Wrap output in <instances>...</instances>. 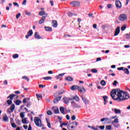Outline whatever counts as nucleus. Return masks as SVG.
<instances>
[{"label":"nucleus","instance_id":"obj_1","mask_svg":"<svg viewBox=\"0 0 130 130\" xmlns=\"http://www.w3.org/2000/svg\"><path fill=\"white\" fill-rule=\"evenodd\" d=\"M126 91H123L119 89H115L112 90L110 95L114 100L120 102L129 99V95L127 94Z\"/></svg>","mask_w":130,"mask_h":130},{"label":"nucleus","instance_id":"obj_2","mask_svg":"<svg viewBox=\"0 0 130 130\" xmlns=\"http://www.w3.org/2000/svg\"><path fill=\"white\" fill-rule=\"evenodd\" d=\"M34 122L37 126H39V127H42V126H43V124H42V122H41V119L38 117H35L34 118Z\"/></svg>","mask_w":130,"mask_h":130},{"label":"nucleus","instance_id":"obj_3","mask_svg":"<svg viewBox=\"0 0 130 130\" xmlns=\"http://www.w3.org/2000/svg\"><path fill=\"white\" fill-rule=\"evenodd\" d=\"M15 97H17V95L14 94H11L7 98V99H9V98H10V100H7V101L8 105H11V104L13 103V102H12V100H13V99H14V98Z\"/></svg>","mask_w":130,"mask_h":130},{"label":"nucleus","instance_id":"obj_4","mask_svg":"<svg viewBox=\"0 0 130 130\" xmlns=\"http://www.w3.org/2000/svg\"><path fill=\"white\" fill-rule=\"evenodd\" d=\"M16 106H15L14 104H12L10 108L7 109V113H12V112H14V110H15Z\"/></svg>","mask_w":130,"mask_h":130},{"label":"nucleus","instance_id":"obj_5","mask_svg":"<svg viewBox=\"0 0 130 130\" xmlns=\"http://www.w3.org/2000/svg\"><path fill=\"white\" fill-rule=\"evenodd\" d=\"M81 98L82 99V101L85 105H88L90 104V101L86 98V96L82 95Z\"/></svg>","mask_w":130,"mask_h":130},{"label":"nucleus","instance_id":"obj_6","mask_svg":"<svg viewBox=\"0 0 130 130\" xmlns=\"http://www.w3.org/2000/svg\"><path fill=\"white\" fill-rule=\"evenodd\" d=\"M126 19V15L125 14H121L119 17V21H125Z\"/></svg>","mask_w":130,"mask_h":130},{"label":"nucleus","instance_id":"obj_7","mask_svg":"<svg viewBox=\"0 0 130 130\" xmlns=\"http://www.w3.org/2000/svg\"><path fill=\"white\" fill-rule=\"evenodd\" d=\"M115 5H116V7L117 9H121V2L119 1H117L115 2Z\"/></svg>","mask_w":130,"mask_h":130},{"label":"nucleus","instance_id":"obj_8","mask_svg":"<svg viewBox=\"0 0 130 130\" xmlns=\"http://www.w3.org/2000/svg\"><path fill=\"white\" fill-rule=\"evenodd\" d=\"M112 111H114V112L116 114H121V111L118 109H116V108H112Z\"/></svg>","mask_w":130,"mask_h":130},{"label":"nucleus","instance_id":"obj_9","mask_svg":"<svg viewBox=\"0 0 130 130\" xmlns=\"http://www.w3.org/2000/svg\"><path fill=\"white\" fill-rule=\"evenodd\" d=\"M71 98H63V101L64 102V103H65V104H69V102H70V101H71Z\"/></svg>","mask_w":130,"mask_h":130},{"label":"nucleus","instance_id":"obj_10","mask_svg":"<svg viewBox=\"0 0 130 130\" xmlns=\"http://www.w3.org/2000/svg\"><path fill=\"white\" fill-rule=\"evenodd\" d=\"M71 6H72V7H79V6H80V3L78 2H73L71 3Z\"/></svg>","mask_w":130,"mask_h":130},{"label":"nucleus","instance_id":"obj_11","mask_svg":"<svg viewBox=\"0 0 130 130\" xmlns=\"http://www.w3.org/2000/svg\"><path fill=\"white\" fill-rule=\"evenodd\" d=\"M71 89L73 91H75L76 90H78V91H79V89H80V86H79L78 85H73V86H72Z\"/></svg>","mask_w":130,"mask_h":130},{"label":"nucleus","instance_id":"obj_12","mask_svg":"<svg viewBox=\"0 0 130 130\" xmlns=\"http://www.w3.org/2000/svg\"><path fill=\"white\" fill-rule=\"evenodd\" d=\"M120 32V28L119 27H117L115 29L114 36H117L118 34Z\"/></svg>","mask_w":130,"mask_h":130},{"label":"nucleus","instance_id":"obj_13","mask_svg":"<svg viewBox=\"0 0 130 130\" xmlns=\"http://www.w3.org/2000/svg\"><path fill=\"white\" fill-rule=\"evenodd\" d=\"M79 91L80 92V93H85V92H86V89H85L83 86H79Z\"/></svg>","mask_w":130,"mask_h":130},{"label":"nucleus","instance_id":"obj_14","mask_svg":"<svg viewBox=\"0 0 130 130\" xmlns=\"http://www.w3.org/2000/svg\"><path fill=\"white\" fill-rule=\"evenodd\" d=\"M28 118H24L22 119L21 122L24 124H28L29 123V121L27 120Z\"/></svg>","mask_w":130,"mask_h":130},{"label":"nucleus","instance_id":"obj_15","mask_svg":"<svg viewBox=\"0 0 130 130\" xmlns=\"http://www.w3.org/2000/svg\"><path fill=\"white\" fill-rule=\"evenodd\" d=\"M61 99V96H59L56 98L54 100L53 103L56 104V103H58V102Z\"/></svg>","mask_w":130,"mask_h":130},{"label":"nucleus","instance_id":"obj_16","mask_svg":"<svg viewBox=\"0 0 130 130\" xmlns=\"http://www.w3.org/2000/svg\"><path fill=\"white\" fill-rule=\"evenodd\" d=\"M52 27H54L55 28H56L57 27V22L56 21V20L52 21Z\"/></svg>","mask_w":130,"mask_h":130},{"label":"nucleus","instance_id":"obj_17","mask_svg":"<svg viewBox=\"0 0 130 130\" xmlns=\"http://www.w3.org/2000/svg\"><path fill=\"white\" fill-rule=\"evenodd\" d=\"M35 37L36 39H41V37L39 35V33L36 32L35 34Z\"/></svg>","mask_w":130,"mask_h":130},{"label":"nucleus","instance_id":"obj_18","mask_svg":"<svg viewBox=\"0 0 130 130\" xmlns=\"http://www.w3.org/2000/svg\"><path fill=\"white\" fill-rule=\"evenodd\" d=\"M53 108H54V112L55 114H58V113H59V110H58V108L53 107Z\"/></svg>","mask_w":130,"mask_h":130},{"label":"nucleus","instance_id":"obj_19","mask_svg":"<svg viewBox=\"0 0 130 130\" xmlns=\"http://www.w3.org/2000/svg\"><path fill=\"white\" fill-rule=\"evenodd\" d=\"M46 121L47 123V126L49 128H51V124H50V122H49V120H48V118H46Z\"/></svg>","mask_w":130,"mask_h":130},{"label":"nucleus","instance_id":"obj_20","mask_svg":"<svg viewBox=\"0 0 130 130\" xmlns=\"http://www.w3.org/2000/svg\"><path fill=\"white\" fill-rule=\"evenodd\" d=\"M64 92H66V91H64V90H61V91H60L58 93H56L54 94V96L55 97H57V95H60L61 94H63V93H64Z\"/></svg>","mask_w":130,"mask_h":130},{"label":"nucleus","instance_id":"obj_21","mask_svg":"<svg viewBox=\"0 0 130 130\" xmlns=\"http://www.w3.org/2000/svg\"><path fill=\"white\" fill-rule=\"evenodd\" d=\"M71 100L73 101V100H76V101H79V100H80V99L79 98V97L77 95H75V96L73 97V98H71Z\"/></svg>","mask_w":130,"mask_h":130},{"label":"nucleus","instance_id":"obj_22","mask_svg":"<svg viewBox=\"0 0 130 130\" xmlns=\"http://www.w3.org/2000/svg\"><path fill=\"white\" fill-rule=\"evenodd\" d=\"M45 21V16H43L42 19L39 21V24H42Z\"/></svg>","mask_w":130,"mask_h":130},{"label":"nucleus","instance_id":"obj_23","mask_svg":"<svg viewBox=\"0 0 130 130\" xmlns=\"http://www.w3.org/2000/svg\"><path fill=\"white\" fill-rule=\"evenodd\" d=\"M66 80L67 81H68V82H72V81H73V77H72L71 76H68L66 78Z\"/></svg>","mask_w":130,"mask_h":130},{"label":"nucleus","instance_id":"obj_24","mask_svg":"<svg viewBox=\"0 0 130 130\" xmlns=\"http://www.w3.org/2000/svg\"><path fill=\"white\" fill-rule=\"evenodd\" d=\"M29 101H30V98H24L23 100V103H26V102H29Z\"/></svg>","mask_w":130,"mask_h":130},{"label":"nucleus","instance_id":"obj_25","mask_svg":"<svg viewBox=\"0 0 130 130\" xmlns=\"http://www.w3.org/2000/svg\"><path fill=\"white\" fill-rule=\"evenodd\" d=\"M68 129L69 130H75L76 129V126H70V125H68Z\"/></svg>","mask_w":130,"mask_h":130},{"label":"nucleus","instance_id":"obj_26","mask_svg":"<svg viewBox=\"0 0 130 130\" xmlns=\"http://www.w3.org/2000/svg\"><path fill=\"white\" fill-rule=\"evenodd\" d=\"M103 99H104V105H106V103H107V102H107V96H104L103 97Z\"/></svg>","mask_w":130,"mask_h":130},{"label":"nucleus","instance_id":"obj_27","mask_svg":"<svg viewBox=\"0 0 130 130\" xmlns=\"http://www.w3.org/2000/svg\"><path fill=\"white\" fill-rule=\"evenodd\" d=\"M109 120V118L107 117H105L101 119V121L103 122V121H108Z\"/></svg>","mask_w":130,"mask_h":130},{"label":"nucleus","instance_id":"obj_28","mask_svg":"<svg viewBox=\"0 0 130 130\" xmlns=\"http://www.w3.org/2000/svg\"><path fill=\"white\" fill-rule=\"evenodd\" d=\"M123 72H124V73H125V74H126V75H128L129 74V71H128L127 68H124Z\"/></svg>","mask_w":130,"mask_h":130},{"label":"nucleus","instance_id":"obj_29","mask_svg":"<svg viewBox=\"0 0 130 130\" xmlns=\"http://www.w3.org/2000/svg\"><path fill=\"white\" fill-rule=\"evenodd\" d=\"M60 111L62 114H64V108L62 107H60Z\"/></svg>","mask_w":130,"mask_h":130},{"label":"nucleus","instance_id":"obj_30","mask_svg":"<svg viewBox=\"0 0 130 130\" xmlns=\"http://www.w3.org/2000/svg\"><path fill=\"white\" fill-rule=\"evenodd\" d=\"M14 103H15L16 105H20V104L22 103V101L20 100H17L15 102H14Z\"/></svg>","mask_w":130,"mask_h":130},{"label":"nucleus","instance_id":"obj_31","mask_svg":"<svg viewBox=\"0 0 130 130\" xmlns=\"http://www.w3.org/2000/svg\"><path fill=\"white\" fill-rule=\"evenodd\" d=\"M3 120L4 121L7 122V121H9V117H8V116H5L3 117Z\"/></svg>","mask_w":130,"mask_h":130},{"label":"nucleus","instance_id":"obj_32","mask_svg":"<svg viewBox=\"0 0 130 130\" xmlns=\"http://www.w3.org/2000/svg\"><path fill=\"white\" fill-rule=\"evenodd\" d=\"M43 80H46V81H48V80H51V79H52V78L51 77H43Z\"/></svg>","mask_w":130,"mask_h":130},{"label":"nucleus","instance_id":"obj_33","mask_svg":"<svg viewBox=\"0 0 130 130\" xmlns=\"http://www.w3.org/2000/svg\"><path fill=\"white\" fill-rule=\"evenodd\" d=\"M45 29L46 31H52V28H51L50 27H45Z\"/></svg>","mask_w":130,"mask_h":130},{"label":"nucleus","instance_id":"obj_34","mask_svg":"<svg viewBox=\"0 0 130 130\" xmlns=\"http://www.w3.org/2000/svg\"><path fill=\"white\" fill-rule=\"evenodd\" d=\"M27 35H28V36H32V35H33V30H30L27 32Z\"/></svg>","mask_w":130,"mask_h":130},{"label":"nucleus","instance_id":"obj_35","mask_svg":"<svg viewBox=\"0 0 130 130\" xmlns=\"http://www.w3.org/2000/svg\"><path fill=\"white\" fill-rule=\"evenodd\" d=\"M100 84L102 85V86H105V85H106V82H105L104 80H102Z\"/></svg>","mask_w":130,"mask_h":130},{"label":"nucleus","instance_id":"obj_36","mask_svg":"<svg viewBox=\"0 0 130 130\" xmlns=\"http://www.w3.org/2000/svg\"><path fill=\"white\" fill-rule=\"evenodd\" d=\"M20 117L21 118H24L25 117V113L22 112L20 113Z\"/></svg>","mask_w":130,"mask_h":130},{"label":"nucleus","instance_id":"obj_37","mask_svg":"<svg viewBox=\"0 0 130 130\" xmlns=\"http://www.w3.org/2000/svg\"><path fill=\"white\" fill-rule=\"evenodd\" d=\"M125 29H126V25H123V26H122L121 27V30L122 31H124V30H125Z\"/></svg>","mask_w":130,"mask_h":130},{"label":"nucleus","instance_id":"obj_38","mask_svg":"<svg viewBox=\"0 0 130 130\" xmlns=\"http://www.w3.org/2000/svg\"><path fill=\"white\" fill-rule=\"evenodd\" d=\"M106 129H108V130H111V125H107L106 126Z\"/></svg>","mask_w":130,"mask_h":130},{"label":"nucleus","instance_id":"obj_39","mask_svg":"<svg viewBox=\"0 0 130 130\" xmlns=\"http://www.w3.org/2000/svg\"><path fill=\"white\" fill-rule=\"evenodd\" d=\"M45 12L44 11H41L39 13V15H40V16H43V15H45Z\"/></svg>","mask_w":130,"mask_h":130},{"label":"nucleus","instance_id":"obj_40","mask_svg":"<svg viewBox=\"0 0 130 130\" xmlns=\"http://www.w3.org/2000/svg\"><path fill=\"white\" fill-rule=\"evenodd\" d=\"M25 14L26 15V16H31V12H29L27 11L25 12Z\"/></svg>","mask_w":130,"mask_h":130},{"label":"nucleus","instance_id":"obj_41","mask_svg":"<svg viewBox=\"0 0 130 130\" xmlns=\"http://www.w3.org/2000/svg\"><path fill=\"white\" fill-rule=\"evenodd\" d=\"M13 57V58H18L19 57V55L17 54H14Z\"/></svg>","mask_w":130,"mask_h":130},{"label":"nucleus","instance_id":"obj_42","mask_svg":"<svg viewBox=\"0 0 130 130\" xmlns=\"http://www.w3.org/2000/svg\"><path fill=\"white\" fill-rule=\"evenodd\" d=\"M22 79H24V80H26L27 82H29V78L27 76H23L22 77Z\"/></svg>","mask_w":130,"mask_h":130},{"label":"nucleus","instance_id":"obj_43","mask_svg":"<svg viewBox=\"0 0 130 130\" xmlns=\"http://www.w3.org/2000/svg\"><path fill=\"white\" fill-rule=\"evenodd\" d=\"M113 122H114L115 123H118V122H119V121H118V118H115Z\"/></svg>","mask_w":130,"mask_h":130},{"label":"nucleus","instance_id":"obj_44","mask_svg":"<svg viewBox=\"0 0 130 130\" xmlns=\"http://www.w3.org/2000/svg\"><path fill=\"white\" fill-rule=\"evenodd\" d=\"M91 72H92V73H96L97 72H98V71L95 69H93L91 70Z\"/></svg>","mask_w":130,"mask_h":130},{"label":"nucleus","instance_id":"obj_45","mask_svg":"<svg viewBox=\"0 0 130 130\" xmlns=\"http://www.w3.org/2000/svg\"><path fill=\"white\" fill-rule=\"evenodd\" d=\"M47 114L48 115H52V112H51V111H48Z\"/></svg>","mask_w":130,"mask_h":130},{"label":"nucleus","instance_id":"obj_46","mask_svg":"<svg viewBox=\"0 0 130 130\" xmlns=\"http://www.w3.org/2000/svg\"><path fill=\"white\" fill-rule=\"evenodd\" d=\"M117 84H118V82H117V81L115 80L113 83V86H116Z\"/></svg>","mask_w":130,"mask_h":130},{"label":"nucleus","instance_id":"obj_47","mask_svg":"<svg viewBox=\"0 0 130 130\" xmlns=\"http://www.w3.org/2000/svg\"><path fill=\"white\" fill-rule=\"evenodd\" d=\"M11 125H12V127H14V128L17 127V125L15 123H11Z\"/></svg>","mask_w":130,"mask_h":130},{"label":"nucleus","instance_id":"obj_48","mask_svg":"<svg viewBox=\"0 0 130 130\" xmlns=\"http://www.w3.org/2000/svg\"><path fill=\"white\" fill-rule=\"evenodd\" d=\"M16 122L19 125H20V124H21V121H20L19 119L16 120Z\"/></svg>","mask_w":130,"mask_h":130},{"label":"nucleus","instance_id":"obj_49","mask_svg":"<svg viewBox=\"0 0 130 130\" xmlns=\"http://www.w3.org/2000/svg\"><path fill=\"white\" fill-rule=\"evenodd\" d=\"M117 70L118 71H123H123L124 70V68L123 67L118 68Z\"/></svg>","mask_w":130,"mask_h":130},{"label":"nucleus","instance_id":"obj_50","mask_svg":"<svg viewBox=\"0 0 130 130\" xmlns=\"http://www.w3.org/2000/svg\"><path fill=\"white\" fill-rule=\"evenodd\" d=\"M37 98H42V95L40 94H36Z\"/></svg>","mask_w":130,"mask_h":130},{"label":"nucleus","instance_id":"obj_51","mask_svg":"<svg viewBox=\"0 0 130 130\" xmlns=\"http://www.w3.org/2000/svg\"><path fill=\"white\" fill-rule=\"evenodd\" d=\"M99 128H100V129L103 130L105 128V125L100 126Z\"/></svg>","mask_w":130,"mask_h":130},{"label":"nucleus","instance_id":"obj_52","mask_svg":"<svg viewBox=\"0 0 130 130\" xmlns=\"http://www.w3.org/2000/svg\"><path fill=\"white\" fill-rule=\"evenodd\" d=\"M13 5L15 6H17L18 8H19V4H18V3H17V2H14Z\"/></svg>","mask_w":130,"mask_h":130},{"label":"nucleus","instance_id":"obj_53","mask_svg":"<svg viewBox=\"0 0 130 130\" xmlns=\"http://www.w3.org/2000/svg\"><path fill=\"white\" fill-rule=\"evenodd\" d=\"M76 108H81V106L79 105H77L76 104H75L74 106Z\"/></svg>","mask_w":130,"mask_h":130},{"label":"nucleus","instance_id":"obj_54","mask_svg":"<svg viewBox=\"0 0 130 130\" xmlns=\"http://www.w3.org/2000/svg\"><path fill=\"white\" fill-rule=\"evenodd\" d=\"M26 4H27V0H24L22 2V5L23 6H26Z\"/></svg>","mask_w":130,"mask_h":130},{"label":"nucleus","instance_id":"obj_55","mask_svg":"<svg viewBox=\"0 0 130 130\" xmlns=\"http://www.w3.org/2000/svg\"><path fill=\"white\" fill-rule=\"evenodd\" d=\"M71 119L72 120H76V116L75 115H73L71 117Z\"/></svg>","mask_w":130,"mask_h":130},{"label":"nucleus","instance_id":"obj_56","mask_svg":"<svg viewBox=\"0 0 130 130\" xmlns=\"http://www.w3.org/2000/svg\"><path fill=\"white\" fill-rule=\"evenodd\" d=\"M21 16V13H18L16 15V19H19L20 17Z\"/></svg>","mask_w":130,"mask_h":130},{"label":"nucleus","instance_id":"obj_57","mask_svg":"<svg viewBox=\"0 0 130 130\" xmlns=\"http://www.w3.org/2000/svg\"><path fill=\"white\" fill-rule=\"evenodd\" d=\"M72 124H75V125H76V126H78V122L74 121L72 123Z\"/></svg>","mask_w":130,"mask_h":130},{"label":"nucleus","instance_id":"obj_58","mask_svg":"<svg viewBox=\"0 0 130 130\" xmlns=\"http://www.w3.org/2000/svg\"><path fill=\"white\" fill-rule=\"evenodd\" d=\"M66 118L68 120H70V116H69V115H66Z\"/></svg>","mask_w":130,"mask_h":130},{"label":"nucleus","instance_id":"obj_59","mask_svg":"<svg viewBox=\"0 0 130 130\" xmlns=\"http://www.w3.org/2000/svg\"><path fill=\"white\" fill-rule=\"evenodd\" d=\"M50 3L51 4V5L52 6V7H53V6L54 5V4H53V1H50Z\"/></svg>","mask_w":130,"mask_h":130},{"label":"nucleus","instance_id":"obj_60","mask_svg":"<svg viewBox=\"0 0 130 130\" xmlns=\"http://www.w3.org/2000/svg\"><path fill=\"white\" fill-rule=\"evenodd\" d=\"M13 122H14V118H11L10 119V123H13Z\"/></svg>","mask_w":130,"mask_h":130},{"label":"nucleus","instance_id":"obj_61","mask_svg":"<svg viewBox=\"0 0 130 130\" xmlns=\"http://www.w3.org/2000/svg\"><path fill=\"white\" fill-rule=\"evenodd\" d=\"M71 104H72V105H73V106H75L76 105V103H75V102L72 101L71 102Z\"/></svg>","mask_w":130,"mask_h":130},{"label":"nucleus","instance_id":"obj_62","mask_svg":"<svg viewBox=\"0 0 130 130\" xmlns=\"http://www.w3.org/2000/svg\"><path fill=\"white\" fill-rule=\"evenodd\" d=\"M111 7H112L111 4H108L107 5V8H108V9H110V8H111Z\"/></svg>","mask_w":130,"mask_h":130},{"label":"nucleus","instance_id":"obj_63","mask_svg":"<svg viewBox=\"0 0 130 130\" xmlns=\"http://www.w3.org/2000/svg\"><path fill=\"white\" fill-rule=\"evenodd\" d=\"M101 58L99 57L96 59V61H100V60H101Z\"/></svg>","mask_w":130,"mask_h":130},{"label":"nucleus","instance_id":"obj_64","mask_svg":"<svg viewBox=\"0 0 130 130\" xmlns=\"http://www.w3.org/2000/svg\"><path fill=\"white\" fill-rule=\"evenodd\" d=\"M28 130H32V127L31 126V125H29Z\"/></svg>","mask_w":130,"mask_h":130}]
</instances>
